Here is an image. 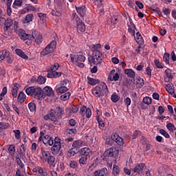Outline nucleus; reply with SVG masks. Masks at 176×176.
<instances>
[{"label":"nucleus","mask_w":176,"mask_h":176,"mask_svg":"<svg viewBox=\"0 0 176 176\" xmlns=\"http://www.w3.org/2000/svg\"><path fill=\"white\" fill-rule=\"evenodd\" d=\"M15 6H17L18 8L23 6V0H14L12 4V8H15Z\"/></svg>","instance_id":"47"},{"label":"nucleus","mask_w":176,"mask_h":176,"mask_svg":"<svg viewBox=\"0 0 176 176\" xmlns=\"http://www.w3.org/2000/svg\"><path fill=\"white\" fill-rule=\"evenodd\" d=\"M57 115H56V111L54 110H51L48 114L44 116L45 120H51L54 123V124H58V120L61 119V117L65 112L64 111V108L61 107H56Z\"/></svg>","instance_id":"3"},{"label":"nucleus","mask_w":176,"mask_h":176,"mask_svg":"<svg viewBox=\"0 0 176 176\" xmlns=\"http://www.w3.org/2000/svg\"><path fill=\"white\" fill-rule=\"evenodd\" d=\"M25 10H27V12H39V9H36L35 7H34V6H28L25 8Z\"/></svg>","instance_id":"48"},{"label":"nucleus","mask_w":176,"mask_h":176,"mask_svg":"<svg viewBox=\"0 0 176 176\" xmlns=\"http://www.w3.org/2000/svg\"><path fill=\"white\" fill-rule=\"evenodd\" d=\"M9 54H10V52H9L8 50H2L0 51V61L5 60L6 57H9Z\"/></svg>","instance_id":"27"},{"label":"nucleus","mask_w":176,"mask_h":176,"mask_svg":"<svg viewBox=\"0 0 176 176\" xmlns=\"http://www.w3.org/2000/svg\"><path fill=\"white\" fill-rule=\"evenodd\" d=\"M166 91H168V93H169V94H171V96H173V94H174V91H175L174 90V85H173V84H168L166 87H165Z\"/></svg>","instance_id":"33"},{"label":"nucleus","mask_w":176,"mask_h":176,"mask_svg":"<svg viewBox=\"0 0 176 176\" xmlns=\"http://www.w3.org/2000/svg\"><path fill=\"white\" fill-rule=\"evenodd\" d=\"M99 49H101V44L98 43L92 45L91 48L92 55L88 57V61L91 64L101 65L102 63V53L100 52Z\"/></svg>","instance_id":"1"},{"label":"nucleus","mask_w":176,"mask_h":176,"mask_svg":"<svg viewBox=\"0 0 176 176\" xmlns=\"http://www.w3.org/2000/svg\"><path fill=\"white\" fill-rule=\"evenodd\" d=\"M72 17L73 20L76 23V29L78 34H82V32H85V31H86V25H85V23L80 20V18L78 16L76 13H73Z\"/></svg>","instance_id":"6"},{"label":"nucleus","mask_w":176,"mask_h":176,"mask_svg":"<svg viewBox=\"0 0 176 176\" xmlns=\"http://www.w3.org/2000/svg\"><path fill=\"white\" fill-rule=\"evenodd\" d=\"M9 127V123L5 122H0V133H2V130H6Z\"/></svg>","instance_id":"39"},{"label":"nucleus","mask_w":176,"mask_h":176,"mask_svg":"<svg viewBox=\"0 0 176 176\" xmlns=\"http://www.w3.org/2000/svg\"><path fill=\"white\" fill-rule=\"evenodd\" d=\"M165 74L166 78H169V79H173L174 76H173V70L170 69H166L165 70Z\"/></svg>","instance_id":"43"},{"label":"nucleus","mask_w":176,"mask_h":176,"mask_svg":"<svg viewBox=\"0 0 176 176\" xmlns=\"http://www.w3.org/2000/svg\"><path fill=\"white\" fill-rule=\"evenodd\" d=\"M144 167H145V164L140 163L136 165L133 169H132V171H133V173H137V174H141V173H142V170H144Z\"/></svg>","instance_id":"17"},{"label":"nucleus","mask_w":176,"mask_h":176,"mask_svg":"<svg viewBox=\"0 0 176 176\" xmlns=\"http://www.w3.org/2000/svg\"><path fill=\"white\" fill-rule=\"evenodd\" d=\"M104 157H118L119 156V149L116 146H111L104 153Z\"/></svg>","instance_id":"8"},{"label":"nucleus","mask_w":176,"mask_h":176,"mask_svg":"<svg viewBox=\"0 0 176 176\" xmlns=\"http://www.w3.org/2000/svg\"><path fill=\"white\" fill-rule=\"evenodd\" d=\"M69 97H71V92H66L63 95H61L60 98L62 101H67L69 100Z\"/></svg>","instance_id":"38"},{"label":"nucleus","mask_w":176,"mask_h":176,"mask_svg":"<svg viewBox=\"0 0 176 176\" xmlns=\"http://www.w3.org/2000/svg\"><path fill=\"white\" fill-rule=\"evenodd\" d=\"M38 174L42 176H49V174L47 173V170H46V168L45 167L39 166Z\"/></svg>","instance_id":"35"},{"label":"nucleus","mask_w":176,"mask_h":176,"mask_svg":"<svg viewBox=\"0 0 176 176\" xmlns=\"http://www.w3.org/2000/svg\"><path fill=\"white\" fill-rule=\"evenodd\" d=\"M3 34H2V36H3V38H9V36H10V30H6L4 28H3Z\"/></svg>","instance_id":"52"},{"label":"nucleus","mask_w":176,"mask_h":176,"mask_svg":"<svg viewBox=\"0 0 176 176\" xmlns=\"http://www.w3.org/2000/svg\"><path fill=\"white\" fill-rule=\"evenodd\" d=\"M15 53L17 54V56H19V57H21V58H23L24 60H28V56L23 52L21 49H16Z\"/></svg>","instance_id":"21"},{"label":"nucleus","mask_w":176,"mask_h":176,"mask_svg":"<svg viewBox=\"0 0 176 176\" xmlns=\"http://www.w3.org/2000/svg\"><path fill=\"white\" fill-rule=\"evenodd\" d=\"M57 46V41H52L50 43H49L44 50L41 52L42 56H47V54H50V53H53L56 50V47Z\"/></svg>","instance_id":"7"},{"label":"nucleus","mask_w":176,"mask_h":176,"mask_svg":"<svg viewBox=\"0 0 176 176\" xmlns=\"http://www.w3.org/2000/svg\"><path fill=\"white\" fill-rule=\"evenodd\" d=\"M111 100L113 102H118L120 100V96H118V94L116 92H114L111 97Z\"/></svg>","instance_id":"41"},{"label":"nucleus","mask_w":176,"mask_h":176,"mask_svg":"<svg viewBox=\"0 0 176 176\" xmlns=\"http://www.w3.org/2000/svg\"><path fill=\"white\" fill-rule=\"evenodd\" d=\"M135 40L137 42V43H138V45L144 44V38H142V35H141V33H140V32L136 33Z\"/></svg>","instance_id":"26"},{"label":"nucleus","mask_w":176,"mask_h":176,"mask_svg":"<svg viewBox=\"0 0 176 176\" xmlns=\"http://www.w3.org/2000/svg\"><path fill=\"white\" fill-rule=\"evenodd\" d=\"M120 173V168H119V166L118 165H113V175L114 176H118L119 175Z\"/></svg>","instance_id":"37"},{"label":"nucleus","mask_w":176,"mask_h":176,"mask_svg":"<svg viewBox=\"0 0 176 176\" xmlns=\"http://www.w3.org/2000/svg\"><path fill=\"white\" fill-rule=\"evenodd\" d=\"M28 107L30 112H36V104L34 102H29Z\"/></svg>","instance_id":"34"},{"label":"nucleus","mask_w":176,"mask_h":176,"mask_svg":"<svg viewBox=\"0 0 176 176\" xmlns=\"http://www.w3.org/2000/svg\"><path fill=\"white\" fill-rule=\"evenodd\" d=\"M13 133H14L15 138L16 140H20V138H21V135H20V130H14Z\"/></svg>","instance_id":"62"},{"label":"nucleus","mask_w":176,"mask_h":176,"mask_svg":"<svg viewBox=\"0 0 176 176\" xmlns=\"http://www.w3.org/2000/svg\"><path fill=\"white\" fill-rule=\"evenodd\" d=\"M168 58H170V54L166 52L164 54V58H163L164 61L166 63V64H170V60H168Z\"/></svg>","instance_id":"50"},{"label":"nucleus","mask_w":176,"mask_h":176,"mask_svg":"<svg viewBox=\"0 0 176 176\" xmlns=\"http://www.w3.org/2000/svg\"><path fill=\"white\" fill-rule=\"evenodd\" d=\"M43 144L44 145H49L52 146L54 142L53 141L52 138H51L49 135H45L43 136Z\"/></svg>","instance_id":"16"},{"label":"nucleus","mask_w":176,"mask_h":176,"mask_svg":"<svg viewBox=\"0 0 176 176\" xmlns=\"http://www.w3.org/2000/svg\"><path fill=\"white\" fill-rule=\"evenodd\" d=\"M26 99L27 95H25V94H24L23 91L19 92L17 98L18 102H19V104H24Z\"/></svg>","instance_id":"19"},{"label":"nucleus","mask_w":176,"mask_h":176,"mask_svg":"<svg viewBox=\"0 0 176 176\" xmlns=\"http://www.w3.org/2000/svg\"><path fill=\"white\" fill-rule=\"evenodd\" d=\"M142 101L144 104H146V105H151V104H152V98H150L149 96H146L143 98Z\"/></svg>","instance_id":"46"},{"label":"nucleus","mask_w":176,"mask_h":176,"mask_svg":"<svg viewBox=\"0 0 176 176\" xmlns=\"http://www.w3.org/2000/svg\"><path fill=\"white\" fill-rule=\"evenodd\" d=\"M43 98H45V96H47L48 97H52L54 96V92L53 91V89L50 87H45L42 89Z\"/></svg>","instance_id":"12"},{"label":"nucleus","mask_w":176,"mask_h":176,"mask_svg":"<svg viewBox=\"0 0 176 176\" xmlns=\"http://www.w3.org/2000/svg\"><path fill=\"white\" fill-rule=\"evenodd\" d=\"M14 30L15 32H16V34H18V35H19V32L21 29L19 30V22L18 21L14 22Z\"/></svg>","instance_id":"61"},{"label":"nucleus","mask_w":176,"mask_h":176,"mask_svg":"<svg viewBox=\"0 0 176 176\" xmlns=\"http://www.w3.org/2000/svg\"><path fill=\"white\" fill-rule=\"evenodd\" d=\"M87 157H81L80 159H79V163L80 164H87Z\"/></svg>","instance_id":"54"},{"label":"nucleus","mask_w":176,"mask_h":176,"mask_svg":"<svg viewBox=\"0 0 176 176\" xmlns=\"http://www.w3.org/2000/svg\"><path fill=\"white\" fill-rule=\"evenodd\" d=\"M75 149L76 148H73L69 150L68 153H69L70 156H75V155H76L78 153V150L75 151Z\"/></svg>","instance_id":"63"},{"label":"nucleus","mask_w":176,"mask_h":176,"mask_svg":"<svg viewBox=\"0 0 176 176\" xmlns=\"http://www.w3.org/2000/svg\"><path fill=\"white\" fill-rule=\"evenodd\" d=\"M56 91L57 94H63L64 93H67L68 91V88L67 87H59L56 88Z\"/></svg>","instance_id":"32"},{"label":"nucleus","mask_w":176,"mask_h":176,"mask_svg":"<svg viewBox=\"0 0 176 176\" xmlns=\"http://www.w3.org/2000/svg\"><path fill=\"white\" fill-rule=\"evenodd\" d=\"M75 8L78 14H79L80 17H85V16H86V6H76Z\"/></svg>","instance_id":"14"},{"label":"nucleus","mask_w":176,"mask_h":176,"mask_svg":"<svg viewBox=\"0 0 176 176\" xmlns=\"http://www.w3.org/2000/svg\"><path fill=\"white\" fill-rule=\"evenodd\" d=\"M85 112L86 118H87L88 119H89V118H91V109H90V108H87L86 107V106L82 107L80 108V113L83 115Z\"/></svg>","instance_id":"15"},{"label":"nucleus","mask_w":176,"mask_h":176,"mask_svg":"<svg viewBox=\"0 0 176 176\" xmlns=\"http://www.w3.org/2000/svg\"><path fill=\"white\" fill-rule=\"evenodd\" d=\"M79 153L81 156L90 159V156L93 154V151L88 147H84L80 148Z\"/></svg>","instance_id":"11"},{"label":"nucleus","mask_w":176,"mask_h":176,"mask_svg":"<svg viewBox=\"0 0 176 176\" xmlns=\"http://www.w3.org/2000/svg\"><path fill=\"white\" fill-rule=\"evenodd\" d=\"M87 83L89 85H91V86H95V85L100 83V80L94 79L91 77L88 76L87 77Z\"/></svg>","instance_id":"29"},{"label":"nucleus","mask_w":176,"mask_h":176,"mask_svg":"<svg viewBox=\"0 0 176 176\" xmlns=\"http://www.w3.org/2000/svg\"><path fill=\"white\" fill-rule=\"evenodd\" d=\"M69 166L71 168H78V162L76 161H70Z\"/></svg>","instance_id":"60"},{"label":"nucleus","mask_w":176,"mask_h":176,"mask_svg":"<svg viewBox=\"0 0 176 176\" xmlns=\"http://www.w3.org/2000/svg\"><path fill=\"white\" fill-rule=\"evenodd\" d=\"M59 67H60V65H58V63H54V65H51V67H50V71H51V72L57 71Z\"/></svg>","instance_id":"49"},{"label":"nucleus","mask_w":176,"mask_h":176,"mask_svg":"<svg viewBox=\"0 0 176 176\" xmlns=\"http://www.w3.org/2000/svg\"><path fill=\"white\" fill-rule=\"evenodd\" d=\"M112 138L114 140V142L119 145V146H123L124 142L123 138H120L118 133H114L112 135Z\"/></svg>","instance_id":"13"},{"label":"nucleus","mask_w":176,"mask_h":176,"mask_svg":"<svg viewBox=\"0 0 176 176\" xmlns=\"http://www.w3.org/2000/svg\"><path fill=\"white\" fill-rule=\"evenodd\" d=\"M41 155L43 160L47 162L50 167H56V157L52 155L50 152L46 151L43 148H41Z\"/></svg>","instance_id":"5"},{"label":"nucleus","mask_w":176,"mask_h":176,"mask_svg":"<svg viewBox=\"0 0 176 176\" xmlns=\"http://www.w3.org/2000/svg\"><path fill=\"white\" fill-rule=\"evenodd\" d=\"M75 61L76 63H79V61L81 63H85V61H86V57H85L83 55H76L75 56Z\"/></svg>","instance_id":"36"},{"label":"nucleus","mask_w":176,"mask_h":176,"mask_svg":"<svg viewBox=\"0 0 176 176\" xmlns=\"http://www.w3.org/2000/svg\"><path fill=\"white\" fill-rule=\"evenodd\" d=\"M15 162H16L18 166H19V167H21V168H23V167H24V164H23V162L21 161L20 157H16L15 159Z\"/></svg>","instance_id":"55"},{"label":"nucleus","mask_w":176,"mask_h":176,"mask_svg":"<svg viewBox=\"0 0 176 176\" xmlns=\"http://www.w3.org/2000/svg\"><path fill=\"white\" fill-rule=\"evenodd\" d=\"M8 152L11 156H14V153H16V146L13 144H10L8 148Z\"/></svg>","instance_id":"42"},{"label":"nucleus","mask_w":176,"mask_h":176,"mask_svg":"<svg viewBox=\"0 0 176 176\" xmlns=\"http://www.w3.org/2000/svg\"><path fill=\"white\" fill-rule=\"evenodd\" d=\"M35 89L34 86L32 87H25L24 90L28 96H30V97H32L34 94V90Z\"/></svg>","instance_id":"28"},{"label":"nucleus","mask_w":176,"mask_h":176,"mask_svg":"<svg viewBox=\"0 0 176 176\" xmlns=\"http://www.w3.org/2000/svg\"><path fill=\"white\" fill-rule=\"evenodd\" d=\"M124 102L126 107H127V108H129V107H130V105H131V99L130 98L127 97L124 99Z\"/></svg>","instance_id":"58"},{"label":"nucleus","mask_w":176,"mask_h":176,"mask_svg":"<svg viewBox=\"0 0 176 176\" xmlns=\"http://www.w3.org/2000/svg\"><path fill=\"white\" fill-rule=\"evenodd\" d=\"M154 64L155 67L159 68L160 69H162V68H164V64L162 63L160 60L156 59L154 60Z\"/></svg>","instance_id":"45"},{"label":"nucleus","mask_w":176,"mask_h":176,"mask_svg":"<svg viewBox=\"0 0 176 176\" xmlns=\"http://www.w3.org/2000/svg\"><path fill=\"white\" fill-rule=\"evenodd\" d=\"M135 3L137 6L139 8V9H144V4L140 1H136Z\"/></svg>","instance_id":"64"},{"label":"nucleus","mask_w":176,"mask_h":176,"mask_svg":"<svg viewBox=\"0 0 176 176\" xmlns=\"http://www.w3.org/2000/svg\"><path fill=\"white\" fill-rule=\"evenodd\" d=\"M146 75L149 76L151 78L152 76V69H151V67H147L145 70Z\"/></svg>","instance_id":"59"},{"label":"nucleus","mask_w":176,"mask_h":176,"mask_svg":"<svg viewBox=\"0 0 176 176\" xmlns=\"http://www.w3.org/2000/svg\"><path fill=\"white\" fill-rule=\"evenodd\" d=\"M72 146L74 149L78 150L80 146H85V142L80 140H76L73 142Z\"/></svg>","instance_id":"23"},{"label":"nucleus","mask_w":176,"mask_h":176,"mask_svg":"<svg viewBox=\"0 0 176 176\" xmlns=\"http://www.w3.org/2000/svg\"><path fill=\"white\" fill-rule=\"evenodd\" d=\"M13 25V20L10 18H8L4 22L3 28L5 30H10V27Z\"/></svg>","instance_id":"20"},{"label":"nucleus","mask_w":176,"mask_h":176,"mask_svg":"<svg viewBox=\"0 0 176 176\" xmlns=\"http://www.w3.org/2000/svg\"><path fill=\"white\" fill-rule=\"evenodd\" d=\"M107 173H108V169L107 168H103L100 170H96L94 175V176H105L107 175Z\"/></svg>","instance_id":"25"},{"label":"nucleus","mask_w":176,"mask_h":176,"mask_svg":"<svg viewBox=\"0 0 176 176\" xmlns=\"http://www.w3.org/2000/svg\"><path fill=\"white\" fill-rule=\"evenodd\" d=\"M61 76V72H51L50 73H48L47 74V78H60Z\"/></svg>","instance_id":"22"},{"label":"nucleus","mask_w":176,"mask_h":176,"mask_svg":"<svg viewBox=\"0 0 176 176\" xmlns=\"http://www.w3.org/2000/svg\"><path fill=\"white\" fill-rule=\"evenodd\" d=\"M19 36L22 41H34L37 45H41V43L43 41L41 33L36 32V30H32V34L25 33V30L21 29L19 31Z\"/></svg>","instance_id":"2"},{"label":"nucleus","mask_w":176,"mask_h":176,"mask_svg":"<svg viewBox=\"0 0 176 176\" xmlns=\"http://www.w3.org/2000/svg\"><path fill=\"white\" fill-rule=\"evenodd\" d=\"M166 129H168L169 131H174V129H175V126L169 122L166 124Z\"/></svg>","instance_id":"57"},{"label":"nucleus","mask_w":176,"mask_h":176,"mask_svg":"<svg viewBox=\"0 0 176 176\" xmlns=\"http://www.w3.org/2000/svg\"><path fill=\"white\" fill-rule=\"evenodd\" d=\"M125 75H127L129 78H131L132 79H135V72L132 69H126L124 70Z\"/></svg>","instance_id":"24"},{"label":"nucleus","mask_w":176,"mask_h":176,"mask_svg":"<svg viewBox=\"0 0 176 176\" xmlns=\"http://www.w3.org/2000/svg\"><path fill=\"white\" fill-rule=\"evenodd\" d=\"M107 93H108V86L104 82L98 84L92 89V94L96 98L107 96Z\"/></svg>","instance_id":"4"},{"label":"nucleus","mask_w":176,"mask_h":176,"mask_svg":"<svg viewBox=\"0 0 176 176\" xmlns=\"http://www.w3.org/2000/svg\"><path fill=\"white\" fill-rule=\"evenodd\" d=\"M42 91H43L41 87H34L32 97L36 100H42V98H43V94H42Z\"/></svg>","instance_id":"10"},{"label":"nucleus","mask_w":176,"mask_h":176,"mask_svg":"<svg viewBox=\"0 0 176 176\" xmlns=\"http://www.w3.org/2000/svg\"><path fill=\"white\" fill-rule=\"evenodd\" d=\"M19 92V87H17V84H15L12 86V96L14 98L17 97V94Z\"/></svg>","instance_id":"31"},{"label":"nucleus","mask_w":176,"mask_h":176,"mask_svg":"<svg viewBox=\"0 0 176 176\" xmlns=\"http://www.w3.org/2000/svg\"><path fill=\"white\" fill-rule=\"evenodd\" d=\"M66 135H71V137H74L75 136V134H76V129H67L66 131Z\"/></svg>","instance_id":"40"},{"label":"nucleus","mask_w":176,"mask_h":176,"mask_svg":"<svg viewBox=\"0 0 176 176\" xmlns=\"http://www.w3.org/2000/svg\"><path fill=\"white\" fill-rule=\"evenodd\" d=\"M115 72H116V71L115 69H112L109 78H110V80L117 82V80H119L120 76L118 73Z\"/></svg>","instance_id":"18"},{"label":"nucleus","mask_w":176,"mask_h":176,"mask_svg":"<svg viewBox=\"0 0 176 176\" xmlns=\"http://www.w3.org/2000/svg\"><path fill=\"white\" fill-rule=\"evenodd\" d=\"M160 133L162 135L165 137V138H170V134H168V133H167L164 129H160Z\"/></svg>","instance_id":"56"},{"label":"nucleus","mask_w":176,"mask_h":176,"mask_svg":"<svg viewBox=\"0 0 176 176\" xmlns=\"http://www.w3.org/2000/svg\"><path fill=\"white\" fill-rule=\"evenodd\" d=\"M113 142H115V140H113V138H112V135L111 138H108L106 139L107 145H110L111 146H112V145H113Z\"/></svg>","instance_id":"51"},{"label":"nucleus","mask_w":176,"mask_h":176,"mask_svg":"<svg viewBox=\"0 0 176 176\" xmlns=\"http://www.w3.org/2000/svg\"><path fill=\"white\" fill-rule=\"evenodd\" d=\"M37 83L38 85H45L46 83V77L39 76L37 78Z\"/></svg>","instance_id":"44"},{"label":"nucleus","mask_w":176,"mask_h":176,"mask_svg":"<svg viewBox=\"0 0 176 176\" xmlns=\"http://www.w3.org/2000/svg\"><path fill=\"white\" fill-rule=\"evenodd\" d=\"M60 149H61V143L60 142V138H55L54 146L51 148V152L52 155H58V153H60Z\"/></svg>","instance_id":"9"},{"label":"nucleus","mask_w":176,"mask_h":176,"mask_svg":"<svg viewBox=\"0 0 176 176\" xmlns=\"http://www.w3.org/2000/svg\"><path fill=\"white\" fill-rule=\"evenodd\" d=\"M33 19H34V14H28V15H26L25 18L22 20V23L23 24H27V23H31Z\"/></svg>","instance_id":"30"},{"label":"nucleus","mask_w":176,"mask_h":176,"mask_svg":"<svg viewBox=\"0 0 176 176\" xmlns=\"http://www.w3.org/2000/svg\"><path fill=\"white\" fill-rule=\"evenodd\" d=\"M52 16H56V17H60V16H61V12L60 10L55 9V10H52Z\"/></svg>","instance_id":"53"}]
</instances>
